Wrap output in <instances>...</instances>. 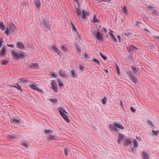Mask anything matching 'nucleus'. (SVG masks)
I'll return each mask as SVG.
<instances>
[{
	"mask_svg": "<svg viewBox=\"0 0 159 159\" xmlns=\"http://www.w3.org/2000/svg\"><path fill=\"white\" fill-rule=\"evenodd\" d=\"M152 12L156 15L158 14V12L155 10H153Z\"/></svg>",
	"mask_w": 159,
	"mask_h": 159,
	"instance_id": "4d7b16f0",
	"label": "nucleus"
},
{
	"mask_svg": "<svg viewBox=\"0 0 159 159\" xmlns=\"http://www.w3.org/2000/svg\"><path fill=\"white\" fill-rule=\"evenodd\" d=\"M10 29V32L11 33H13L15 32V30L16 29V27L14 25L11 26Z\"/></svg>",
	"mask_w": 159,
	"mask_h": 159,
	"instance_id": "c85d7f7f",
	"label": "nucleus"
},
{
	"mask_svg": "<svg viewBox=\"0 0 159 159\" xmlns=\"http://www.w3.org/2000/svg\"><path fill=\"white\" fill-rule=\"evenodd\" d=\"M127 143H130V140H127Z\"/></svg>",
	"mask_w": 159,
	"mask_h": 159,
	"instance_id": "69168bd1",
	"label": "nucleus"
},
{
	"mask_svg": "<svg viewBox=\"0 0 159 159\" xmlns=\"http://www.w3.org/2000/svg\"><path fill=\"white\" fill-rule=\"evenodd\" d=\"M58 48L56 47L55 45H52L51 47V51L53 53H56L57 51H59Z\"/></svg>",
	"mask_w": 159,
	"mask_h": 159,
	"instance_id": "aec40b11",
	"label": "nucleus"
},
{
	"mask_svg": "<svg viewBox=\"0 0 159 159\" xmlns=\"http://www.w3.org/2000/svg\"><path fill=\"white\" fill-rule=\"evenodd\" d=\"M59 74L61 77L65 78L67 77V75L65 70L61 69L59 71Z\"/></svg>",
	"mask_w": 159,
	"mask_h": 159,
	"instance_id": "6e6552de",
	"label": "nucleus"
},
{
	"mask_svg": "<svg viewBox=\"0 0 159 159\" xmlns=\"http://www.w3.org/2000/svg\"><path fill=\"white\" fill-rule=\"evenodd\" d=\"M110 129L112 130L114 132H117L118 130L117 128L121 129H124V127L121 125L118 122H115L113 124H110L109 125Z\"/></svg>",
	"mask_w": 159,
	"mask_h": 159,
	"instance_id": "f257e3e1",
	"label": "nucleus"
},
{
	"mask_svg": "<svg viewBox=\"0 0 159 159\" xmlns=\"http://www.w3.org/2000/svg\"><path fill=\"white\" fill-rule=\"evenodd\" d=\"M133 145L134 147L137 148L138 146V143L135 139H133Z\"/></svg>",
	"mask_w": 159,
	"mask_h": 159,
	"instance_id": "7c9ffc66",
	"label": "nucleus"
},
{
	"mask_svg": "<svg viewBox=\"0 0 159 159\" xmlns=\"http://www.w3.org/2000/svg\"><path fill=\"white\" fill-rule=\"evenodd\" d=\"M23 5L25 7H28L29 4L28 2H25L23 3Z\"/></svg>",
	"mask_w": 159,
	"mask_h": 159,
	"instance_id": "8fccbe9b",
	"label": "nucleus"
},
{
	"mask_svg": "<svg viewBox=\"0 0 159 159\" xmlns=\"http://www.w3.org/2000/svg\"><path fill=\"white\" fill-rule=\"evenodd\" d=\"M106 100L107 98L105 97H104V98L102 99V102L103 105H105L106 104Z\"/></svg>",
	"mask_w": 159,
	"mask_h": 159,
	"instance_id": "e433bc0d",
	"label": "nucleus"
},
{
	"mask_svg": "<svg viewBox=\"0 0 159 159\" xmlns=\"http://www.w3.org/2000/svg\"><path fill=\"white\" fill-rule=\"evenodd\" d=\"M64 152L65 153V155L66 156L68 155V150L67 149L65 148L64 150Z\"/></svg>",
	"mask_w": 159,
	"mask_h": 159,
	"instance_id": "09e8293b",
	"label": "nucleus"
},
{
	"mask_svg": "<svg viewBox=\"0 0 159 159\" xmlns=\"http://www.w3.org/2000/svg\"><path fill=\"white\" fill-rule=\"evenodd\" d=\"M96 38L97 40L99 41L103 40L102 35L99 31L97 32L96 35Z\"/></svg>",
	"mask_w": 159,
	"mask_h": 159,
	"instance_id": "1a4fd4ad",
	"label": "nucleus"
},
{
	"mask_svg": "<svg viewBox=\"0 0 159 159\" xmlns=\"http://www.w3.org/2000/svg\"><path fill=\"white\" fill-rule=\"evenodd\" d=\"M93 61L95 62L96 63H98L99 65L100 64V62L97 59L94 58L93 59Z\"/></svg>",
	"mask_w": 159,
	"mask_h": 159,
	"instance_id": "79ce46f5",
	"label": "nucleus"
},
{
	"mask_svg": "<svg viewBox=\"0 0 159 159\" xmlns=\"http://www.w3.org/2000/svg\"><path fill=\"white\" fill-rule=\"evenodd\" d=\"M3 42V40L2 39H1L0 40V48L1 47L2 45V43Z\"/></svg>",
	"mask_w": 159,
	"mask_h": 159,
	"instance_id": "864d4df0",
	"label": "nucleus"
},
{
	"mask_svg": "<svg viewBox=\"0 0 159 159\" xmlns=\"http://www.w3.org/2000/svg\"><path fill=\"white\" fill-rule=\"evenodd\" d=\"M89 55H88L85 53L84 55V56L82 57L83 59L84 60H86V59H87L88 58Z\"/></svg>",
	"mask_w": 159,
	"mask_h": 159,
	"instance_id": "c9c22d12",
	"label": "nucleus"
},
{
	"mask_svg": "<svg viewBox=\"0 0 159 159\" xmlns=\"http://www.w3.org/2000/svg\"><path fill=\"white\" fill-rule=\"evenodd\" d=\"M52 88L54 91H57V89L56 86V81L55 80H52L51 84Z\"/></svg>",
	"mask_w": 159,
	"mask_h": 159,
	"instance_id": "2eb2a0df",
	"label": "nucleus"
},
{
	"mask_svg": "<svg viewBox=\"0 0 159 159\" xmlns=\"http://www.w3.org/2000/svg\"><path fill=\"white\" fill-rule=\"evenodd\" d=\"M49 101L52 102V103H56L57 101V100L56 99H50L49 100Z\"/></svg>",
	"mask_w": 159,
	"mask_h": 159,
	"instance_id": "58836bf2",
	"label": "nucleus"
},
{
	"mask_svg": "<svg viewBox=\"0 0 159 159\" xmlns=\"http://www.w3.org/2000/svg\"><path fill=\"white\" fill-rule=\"evenodd\" d=\"M130 109L131 111L134 112L136 111V110L133 107H131Z\"/></svg>",
	"mask_w": 159,
	"mask_h": 159,
	"instance_id": "5fc2aeb1",
	"label": "nucleus"
},
{
	"mask_svg": "<svg viewBox=\"0 0 159 159\" xmlns=\"http://www.w3.org/2000/svg\"><path fill=\"white\" fill-rule=\"evenodd\" d=\"M49 140H56V139L55 138V135H49L48 136Z\"/></svg>",
	"mask_w": 159,
	"mask_h": 159,
	"instance_id": "c756f323",
	"label": "nucleus"
},
{
	"mask_svg": "<svg viewBox=\"0 0 159 159\" xmlns=\"http://www.w3.org/2000/svg\"><path fill=\"white\" fill-rule=\"evenodd\" d=\"M74 3H75V2H74ZM75 4H77V3H75ZM75 7H76V6H75Z\"/></svg>",
	"mask_w": 159,
	"mask_h": 159,
	"instance_id": "774afa93",
	"label": "nucleus"
},
{
	"mask_svg": "<svg viewBox=\"0 0 159 159\" xmlns=\"http://www.w3.org/2000/svg\"><path fill=\"white\" fill-rule=\"evenodd\" d=\"M51 132V130L48 129H46L45 130V132L46 134H50Z\"/></svg>",
	"mask_w": 159,
	"mask_h": 159,
	"instance_id": "3c124183",
	"label": "nucleus"
},
{
	"mask_svg": "<svg viewBox=\"0 0 159 159\" xmlns=\"http://www.w3.org/2000/svg\"><path fill=\"white\" fill-rule=\"evenodd\" d=\"M117 38L119 40V41L120 42V36L119 35H118L117 36Z\"/></svg>",
	"mask_w": 159,
	"mask_h": 159,
	"instance_id": "e2e57ef3",
	"label": "nucleus"
},
{
	"mask_svg": "<svg viewBox=\"0 0 159 159\" xmlns=\"http://www.w3.org/2000/svg\"><path fill=\"white\" fill-rule=\"evenodd\" d=\"M20 81L23 83H27V81L24 78H21L20 79Z\"/></svg>",
	"mask_w": 159,
	"mask_h": 159,
	"instance_id": "a19ab883",
	"label": "nucleus"
},
{
	"mask_svg": "<svg viewBox=\"0 0 159 159\" xmlns=\"http://www.w3.org/2000/svg\"><path fill=\"white\" fill-rule=\"evenodd\" d=\"M147 7L148 8L149 10L150 11L152 10L153 9V7L152 6L149 5L147 6Z\"/></svg>",
	"mask_w": 159,
	"mask_h": 159,
	"instance_id": "603ef678",
	"label": "nucleus"
},
{
	"mask_svg": "<svg viewBox=\"0 0 159 159\" xmlns=\"http://www.w3.org/2000/svg\"><path fill=\"white\" fill-rule=\"evenodd\" d=\"M127 74L133 82L135 83H137L138 82V81L137 77L133 75L131 71H129L128 72Z\"/></svg>",
	"mask_w": 159,
	"mask_h": 159,
	"instance_id": "7ed1b4c3",
	"label": "nucleus"
},
{
	"mask_svg": "<svg viewBox=\"0 0 159 159\" xmlns=\"http://www.w3.org/2000/svg\"><path fill=\"white\" fill-rule=\"evenodd\" d=\"M52 76L55 78H57V73L53 72L52 74Z\"/></svg>",
	"mask_w": 159,
	"mask_h": 159,
	"instance_id": "37998d69",
	"label": "nucleus"
},
{
	"mask_svg": "<svg viewBox=\"0 0 159 159\" xmlns=\"http://www.w3.org/2000/svg\"><path fill=\"white\" fill-rule=\"evenodd\" d=\"M58 110L60 113V115L63 113L67 114V112L65 110L64 108H63L61 107H59L58 108Z\"/></svg>",
	"mask_w": 159,
	"mask_h": 159,
	"instance_id": "4be33fe9",
	"label": "nucleus"
},
{
	"mask_svg": "<svg viewBox=\"0 0 159 159\" xmlns=\"http://www.w3.org/2000/svg\"><path fill=\"white\" fill-rule=\"evenodd\" d=\"M142 154L143 159H149L150 156L149 154L144 152H142Z\"/></svg>",
	"mask_w": 159,
	"mask_h": 159,
	"instance_id": "a211bd4d",
	"label": "nucleus"
},
{
	"mask_svg": "<svg viewBox=\"0 0 159 159\" xmlns=\"http://www.w3.org/2000/svg\"><path fill=\"white\" fill-rule=\"evenodd\" d=\"M61 115L66 121L68 122H70V120L68 119V116L64 113H63L61 114Z\"/></svg>",
	"mask_w": 159,
	"mask_h": 159,
	"instance_id": "412c9836",
	"label": "nucleus"
},
{
	"mask_svg": "<svg viewBox=\"0 0 159 159\" xmlns=\"http://www.w3.org/2000/svg\"><path fill=\"white\" fill-rule=\"evenodd\" d=\"M102 29L105 32H107V29L105 28H102Z\"/></svg>",
	"mask_w": 159,
	"mask_h": 159,
	"instance_id": "052dcab7",
	"label": "nucleus"
},
{
	"mask_svg": "<svg viewBox=\"0 0 159 159\" xmlns=\"http://www.w3.org/2000/svg\"><path fill=\"white\" fill-rule=\"evenodd\" d=\"M11 87L16 88L17 89L22 91L21 86L20 85H17V86H16V85H13V86H11Z\"/></svg>",
	"mask_w": 159,
	"mask_h": 159,
	"instance_id": "72a5a7b5",
	"label": "nucleus"
},
{
	"mask_svg": "<svg viewBox=\"0 0 159 159\" xmlns=\"http://www.w3.org/2000/svg\"><path fill=\"white\" fill-rule=\"evenodd\" d=\"M43 25L48 30H49L50 28V26L48 20L47 19H44L43 20Z\"/></svg>",
	"mask_w": 159,
	"mask_h": 159,
	"instance_id": "9d476101",
	"label": "nucleus"
},
{
	"mask_svg": "<svg viewBox=\"0 0 159 159\" xmlns=\"http://www.w3.org/2000/svg\"><path fill=\"white\" fill-rule=\"evenodd\" d=\"M7 45L10 47H11V48H13L14 47V45L13 44H7Z\"/></svg>",
	"mask_w": 159,
	"mask_h": 159,
	"instance_id": "bf43d9fd",
	"label": "nucleus"
},
{
	"mask_svg": "<svg viewBox=\"0 0 159 159\" xmlns=\"http://www.w3.org/2000/svg\"><path fill=\"white\" fill-rule=\"evenodd\" d=\"M72 27H73V29L74 30L76 31L77 30H76V28L75 27L74 25L73 24H72Z\"/></svg>",
	"mask_w": 159,
	"mask_h": 159,
	"instance_id": "13d9d810",
	"label": "nucleus"
},
{
	"mask_svg": "<svg viewBox=\"0 0 159 159\" xmlns=\"http://www.w3.org/2000/svg\"><path fill=\"white\" fill-rule=\"evenodd\" d=\"M11 121L12 122L16 124H18L20 123V120L15 117H12L11 120Z\"/></svg>",
	"mask_w": 159,
	"mask_h": 159,
	"instance_id": "f3484780",
	"label": "nucleus"
},
{
	"mask_svg": "<svg viewBox=\"0 0 159 159\" xmlns=\"http://www.w3.org/2000/svg\"><path fill=\"white\" fill-rule=\"evenodd\" d=\"M78 75L76 71L74 69L72 70L71 72V76L73 78H77Z\"/></svg>",
	"mask_w": 159,
	"mask_h": 159,
	"instance_id": "dca6fc26",
	"label": "nucleus"
},
{
	"mask_svg": "<svg viewBox=\"0 0 159 159\" xmlns=\"http://www.w3.org/2000/svg\"><path fill=\"white\" fill-rule=\"evenodd\" d=\"M58 50H59V51H57V52L58 53V54L59 55H60V53H61V51H60V50L59 49H58Z\"/></svg>",
	"mask_w": 159,
	"mask_h": 159,
	"instance_id": "680f3d73",
	"label": "nucleus"
},
{
	"mask_svg": "<svg viewBox=\"0 0 159 159\" xmlns=\"http://www.w3.org/2000/svg\"><path fill=\"white\" fill-rule=\"evenodd\" d=\"M16 46L18 47V48L21 49H23L25 48V45L22 42H17Z\"/></svg>",
	"mask_w": 159,
	"mask_h": 159,
	"instance_id": "4468645a",
	"label": "nucleus"
},
{
	"mask_svg": "<svg viewBox=\"0 0 159 159\" xmlns=\"http://www.w3.org/2000/svg\"><path fill=\"white\" fill-rule=\"evenodd\" d=\"M116 69H117V72L116 73L118 75L119 74V68L118 66L117 65L116 66Z\"/></svg>",
	"mask_w": 159,
	"mask_h": 159,
	"instance_id": "6e6d98bb",
	"label": "nucleus"
},
{
	"mask_svg": "<svg viewBox=\"0 0 159 159\" xmlns=\"http://www.w3.org/2000/svg\"><path fill=\"white\" fill-rule=\"evenodd\" d=\"M67 46L65 43H63L61 44L60 46L61 49L64 51L65 52H68L69 50L67 48Z\"/></svg>",
	"mask_w": 159,
	"mask_h": 159,
	"instance_id": "39448f33",
	"label": "nucleus"
},
{
	"mask_svg": "<svg viewBox=\"0 0 159 159\" xmlns=\"http://www.w3.org/2000/svg\"><path fill=\"white\" fill-rule=\"evenodd\" d=\"M58 85L60 87H61L64 86L63 83H62L60 80H58Z\"/></svg>",
	"mask_w": 159,
	"mask_h": 159,
	"instance_id": "ea45409f",
	"label": "nucleus"
},
{
	"mask_svg": "<svg viewBox=\"0 0 159 159\" xmlns=\"http://www.w3.org/2000/svg\"><path fill=\"white\" fill-rule=\"evenodd\" d=\"M124 34L126 36L130 38L133 35V31L130 30H126L124 32Z\"/></svg>",
	"mask_w": 159,
	"mask_h": 159,
	"instance_id": "423d86ee",
	"label": "nucleus"
},
{
	"mask_svg": "<svg viewBox=\"0 0 159 159\" xmlns=\"http://www.w3.org/2000/svg\"><path fill=\"white\" fill-rule=\"evenodd\" d=\"M21 144L25 148H27L29 147V143L27 142H23L21 143Z\"/></svg>",
	"mask_w": 159,
	"mask_h": 159,
	"instance_id": "cd10ccee",
	"label": "nucleus"
},
{
	"mask_svg": "<svg viewBox=\"0 0 159 159\" xmlns=\"http://www.w3.org/2000/svg\"><path fill=\"white\" fill-rule=\"evenodd\" d=\"M152 132L153 133L156 135H157L159 133V131H155L154 130H153L152 131Z\"/></svg>",
	"mask_w": 159,
	"mask_h": 159,
	"instance_id": "de8ad7c7",
	"label": "nucleus"
},
{
	"mask_svg": "<svg viewBox=\"0 0 159 159\" xmlns=\"http://www.w3.org/2000/svg\"><path fill=\"white\" fill-rule=\"evenodd\" d=\"M86 29H89V26L88 25V26H87V25H86Z\"/></svg>",
	"mask_w": 159,
	"mask_h": 159,
	"instance_id": "338daca9",
	"label": "nucleus"
},
{
	"mask_svg": "<svg viewBox=\"0 0 159 159\" xmlns=\"http://www.w3.org/2000/svg\"><path fill=\"white\" fill-rule=\"evenodd\" d=\"M100 55L102 57V58L104 60H107V57L106 56L103 55L102 53H100Z\"/></svg>",
	"mask_w": 159,
	"mask_h": 159,
	"instance_id": "c03bdc74",
	"label": "nucleus"
},
{
	"mask_svg": "<svg viewBox=\"0 0 159 159\" xmlns=\"http://www.w3.org/2000/svg\"><path fill=\"white\" fill-rule=\"evenodd\" d=\"M9 32H10V29H9V28L7 27L6 28V30L5 31V32L7 35H8L10 34Z\"/></svg>",
	"mask_w": 159,
	"mask_h": 159,
	"instance_id": "f704fd0d",
	"label": "nucleus"
},
{
	"mask_svg": "<svg viewBox=\"0 0 159 159\" xmlns=\"http://www.w3.org/2000/svg\"><path fill=\"white\" fill-rule=\"evenodd\" d=\"M0 29L4 31L6 29V27L2 22H0Z\"/></svg>",
	"mask_w": 159,
	"mask_h": 159,
	"instance_id": "393cba45",
	"label": "nucleus"
},
{
	"mask_svg": "<svg viewBox=\"0 0 159 159\" xmlns=\"http://www.w3.org/2000/svg\"><path fill=\"white\" fill-rule=\"evenodd\" d=\"M104 71H105V72L107 73L108 72V71L107 70H104Z\"/></svg>",
	"mask_w": 159,
	"mask_h": 159,
	"instance_id": "0e129e2a",
	"label": "nucleus"
},
{
	"mask_svg": "<svg viewBox=\"0 0 159 159\" xmlns=\"http://www.w3.org/2000/svg\"><path fill=\"white\" fill-rule=\"evenodd\" d=\"M8 62V61L7 60L3 61H2V65H6Z\"/></svg>",
	"mask_w": 159,
	"mask_h": 159,
	"instance_id": "a18cd8bd",
	"label": "nucleus"
},
{
	"mask_svg": "<svg viewBox=\"0 0 159 159\" xmlns=\"http://www.w3.org/2000/svg\"><path fill=\"white\" fill-rule=\"evenodd\" d=\"M38 85L35 84H31L30 85V87L31 88H32V89L36 90L37 91H39L41 93H42L43 92V91L41 89H39L38 88Z\"/></svg>",
	"mask_w": 159,
	"mask_h": 159,
	"instance_id": "9b49d317",
	"label": "nucleus"
},
{
	"mask_svg": "<svg viewBox=\"0 0 159 159\" xmlns=\"http://www.w3.org/2000/svg\"><path fill=\"white\" fill-rule=\"evenodd\" d=\"M91 21L94 25H96L97 24L99 23V20L97 17L95 15H94L93 19L91 20Z\"/></svg>",
	"mask_w": 159,
	"mask_h": 159,
	"instance_id": "ddd939ff",
	"label": "nucleus"
},
{
	"mask_svg": "<svg viewBox=\"0 0 159 159\" xmlns=\"http://www.w3.org/2000/svg\"><path fill=\"white\" fill-rule=\"evenodd\" d=\"M39 66V65L38 63H32L30 65L29 67L32 69H38Z\"/></svg>",
	"mask_w": 159,
	"mask_h": 159,
	"instance_id": "f8f14e48",
	"label": "nucleus"
},
{
	"mask_svg": "<svg viewBox=\"0 0 159 159\" xmlns=\"http://www.w3.org/2000/svg\"><path fill=\"white\" fill-rule=\"evenodd\" d=\"M118 137L119 138L118 139V143H120L121 141L124 139L123 135L120 133H119L118 134Z\"/></svg>",
	"mask_w": 159,
	"mask_h": 159,
	"instance_id": "b1692460",
	"label": "nucleus"
},
{
	"mask_svg": "<svg viewBox=\"0 0 159 159\" xmlns=\"http://www.w3.org/2000/svg\"><path fill=\"white\" fill-rule=\"evenodd\" d=\"M75 47L77 53L79 55H80L81 52L82 47L77 44H75Z\"/></svg>",
	"mask_w": 159,
	"mask_h": 159,
	"instance_id": "0eeeda50",
	"label": "nucleus"
},
{
	"mask_svg": "<svg viewBox=\"0 0 159 159\" xmlns=\"http://www.w3.org/2000/svg\"><path fill=\"white\" fill-rule=\"evenodd\" d=\"M132 70L134 73L137 74H139L142 71V67L141 66H132Z\"/></svg>",
	"mask_w": 159,
	"mask_h": 159,
	"instance_id": "20e7f679",
	"label": "nucleus"
},
{
	"mask_svg": "<svg viewBox=\"0 0 159 159\" xmlns=\"http://www.w3.org/2000/svg\"><path fill=\"white\" fill-rule=\"evenodd\" d=\"M18 137H19V135L17 134L15 135L12 134L11 135H10V137L11 138H12L14 139L18 138Z\"/></svg>",
	"mask_w": 159,
	"mask_h": 159,
	"instance_id": "473e14b6",
	"label": "nucleus"
},
{
	"mask_svg": "<svg viewBox=\"0 0 159 159\" xmlns=\"http://www.w3.org/2000/svg\"><path fill=\"white\" fill-rule=\"evenodd\" d=\"M34 3L36 7L39 9L41 7V3L39 0H34Z\"/></svg>",
	"mask_w": 159,
	"mask_h": 159,
	"instance_id": "6ab92c4d",
	"label": "nucleus"
},
{
	"mask_svg": "<svg viewBox=\"0 0 159 159\" xmlns=\"http://www.w3.org/2000/svg\"><path fill=\"white\" fill-rule=\"evenodd\" d=\"M11 52L13 59L16 60H19L20 59H23L25 57V53L22 52H18L12 50Z\"/></svg>",
	"mask_w": 159,
	"mask_h": 159,
	"instance_id": "f03ea898",
	"label": "nucleus"
},
{
	"mask_svg": "<svg viewBox=\"0 0 159 159\" xmlns=\"http://www.w3.org/2000/svg\"><path fill=\"white\" fill-rule=\"evenodd\" d=\"M122 11L125 14L128 13V11L126 7L125 6H124L122 8Z\"/></svg>",
	"mask_w": 159,
	"mask_h": 159,
	"instance_id": "2f4dec72",
	"label": "nucleus"
},
{
	"mask_svg": "<svg viewBox=\"0 0 159 159\" xmlns=\"http://www.w3.org/2000/svg\"><path fill=\"white\" fill-rule=\"evenodd\" d=\"M79 66V69L81 72L83 71L84 70L85 67L84 66H83L80 64V65Z\"/></svg>",
	"mask_w": 159,
	"mask_h": 159,
	"instance_id": "4c0bfd02",
	"label": "nucleus"
},
{
	"mask_svg": "<svg viewBox=\"0 0 159 159\" xmlns=\"http://www.w3.org/2000/svg\"><path fill=\"white\" fill-rule=\"evenodd\" d=\"M6 48L3 46L2 47V48L1 50V54L0 55L1 56H4V55H5L6 53Z\"/></svg>",
	"mask_w": 159,
	"mask_h": 159,
	"instance_id": "a878e982",
	"label": "nucleus"
},
{
	"mask_svg": "<svg viewBox=\"0 0 159 159\" xmlns=\"http://www.w3.org/2000/svg\"><path fill=\"white\" fill-rule=\"evenodd\" d=\"M109 35L111 37V39L113 41L116 42H117V39L115 38L114 34L112 33H109Z\"/></svg>",
	"mask_w": 159,
	"mask_h": 159,
	"instance_id": "bb28decb",
	"label": "nucleus"
},
{
	"mask_svg": "<svg viewBox=\"0 0 159 159\" xmlns=\"http://www.w3.org/2000/svg\"><path fill=\"white\" fill-rule=\"evenodd\" d=\"M148 125L150 126H153V124L152 123V121L150 120H148Z\"/></svg>",
	"mask_w": 159,
	"mask_h": 159,
	"instance_id": "49530a36",
	"label": "nucleus"
},
{
	"mask_svg": "<svg viewBox=\"0 0 159 159\" xmlns=\"http://www.w3.org/2000/svg\"><path fill=\"white\" fill-rule=\"evenodd\" d=\"M128 51H131L132 50L137 49V48L132 45H130L127 47Z\"/></svg>",
	"mask_w": 159,
	"mask_h": 159,
	"instance_id": "5701e85b",
	"label": "nucleus"
}]
</instances>
